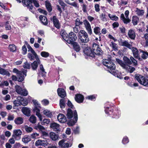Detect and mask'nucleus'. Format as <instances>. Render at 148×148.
<instances>
[{
  "mask_svg": "<svg viewBox=\"0 0 148 148\" xmlns=\"http://www.w3.org/2000/svg\"><path fill=\"white\" fill-rule=\"evenodd\" d=\"M132 22L134 25H137L139 22V20L138 18L136 16H134L132 17Z\"/></svg>",
  "mask_w": 148,
  "mask_h": 148,
  "instance_id": "nucleus-41",
  "label": "nucleus"
},
{
  "mask_svg": "<svg viewBox=\"0 0 148 148\" xmlns=\"http://www.w3.org/2000/svg\"><path fill=\"white\" fill-rule=\"evenodd\" d=\"M31 136L33 138H37L39 137V135L36 133H34L31 134Z\"/></svg>",
  "mask_w": 148,
  "mask_h": 148,
  "instance_id": "nucleus-62",
  "label": "nucleus"
},
{
  "mask_svg": "<svg viewBox=\"0 0 148 148\" xmlns=\"http://www.w3.org/2000/svg\"><path fill=\"white\" fill-rule=\"evenodd\" d=\"M100 29L98 27H95L94 29V32L96 34H99L100 33Z\"/></svg>",
  "mask_w": 148,
  "mask_h": 148,
  "instance_id": "nucleus-60",
  "label": "nucleus"
},
{
  "mask_svg": "<svg viewBox=\"0 0 148 148\" xmlns=\"http://www.w3.org/2000/svg\"><path fill=\"white\" fill-rule=\"evenodd\" d=\"M60 105L61 108H62L65 107V101L63 99H61L60 101Z\"/></svg>",
  "mask_w": 148,
  "mask_h": 148,
  "instance_id": "nucleus-54",
  "label": "nucleus"
},
{
  "mask_svg": "<svg viewBox=\"0 0 148 148\" xmlns=\"http://www.w3.org/2000/svg\"><path fill=\"white\" fill-rule=\"evenodd\" d=\"M31 3L30 4H29L28 5H26V7H27L29 9V10L32 13H34V11L32 10L33 8V6L32 5V3H33L34 5L36 7H39V5L38 1L36 0H30Z\"/></svg>",
  "mask_w": 148,
  "mask_h": 148,
  "instance_id": "nucleus-15",
  "label": "nucleus"
},
{
  "mask_svg": "<svg viewBox=\"0 0 148 148\" xmlns=\"http://www.w3.org/2000/svg\"><path fill=\"white\" fill-rule=\"evenodd\" d=\"M69 36L70 38L72 40L75 41L77 39L76 34L72 32H71L69 34Z\"/></svg>",
  "mask_w": 148,
  "mask_h": 148,
  "instance_id": "nucleus-37",
  "label": "nucleus"
},
{
  "mask_svg": "<svg viewBox=\"0 0 148 148\" xmlns=\"http://www.w3.org/2000/svg\"><path fill=\"white\" fill-rule=\"evenodd\" d=\"M46 7L49 12H50L52 10V7L50 2L48 1L45 2Z\"/></svg>",
  "mask_w": 148,
  "mask_h": 148,
  "instance_id": "nucleus-43",
  "label": "nucleus"
},
{
  "mask_svg": "<svg viewBox=\"0 0 148 148\" xmlns=\"http://www.w3.org/2000/svg\"><path fill=\"white\" fill-rule=\"evenodd\" d=\"M59 4L64 8L66 5V4L62 0H58Z\"/></svg>",
  "mask_w": 148,
  "mask_h": 148,
  "instance_id": "nucleus-64",
  "label": "nucleus"
},
{
  "mask_svg": "<svg viewBox=\"0 0 148 148\" xmlns=\"http://www.w3.org/2000/svg\"><path fill=\"white\" fill-rule=\"evenodd\" d=\"M120 115V112L119 111H116L114 113L113 117L114 118L117 119L118 118Z\"/></svg>",
  "mask_w": 148,
  "mask_h": 148,
  "instance_id": "nucleus-50",
  "label": "nucleus"
},
{
  "mask_svg": "<svg viewBox=\"0 0 148 148\" xmlns=\"http://www.w3.org/2000/svg\"><path fill=\"white\" fill-rule=\"evenodd\" d=\"M21 19V21H20L18 25L21 28H23L25 27L26 25V23L23 21H28V18L27 17H22Z\"/></svg>",
  "mask_w": 148,
  "mask_h": 148,
  "instance_id": "nucleus-26",
  "label": "nucleus"
},
{
  "mask_svg": "<svg viewBox=\"0 0 148 148\" xmlns=\"http://www.w3.org/2000/svg\"><path fill=\"white\" fill-rule=\"evenodd\" d=\"M116 61L123 68L130 73H132L135 70V68L131 67L129 65L124 63L122 61L118 59H116Z\"/></svg>",
  "mask_w": 148,
  "mask_h": 148,
  "instance_id": "nucleus-6",
  "label": "nucleus"
},
{
  "mask_svg": "<svg viewBox=\"0 0 148 148\" xmlns=\"http://www.w3.org/2000/svg\"><path fill=\"white\" fill-rule=\"evenodd\" d=\"M23 113L27 116H29L30 115V110L29 108L27 107H23L22 109Z\"/></svg>",
  "mask_w": 148,
  "mask_h": 148,
  "instance_id": "nucleus-32",
  "label": "nucleus"
},
{
  "mask_svg": "<svg viewBox=\"0 0 148 148\" xmlns=\"http://www.w3.org/2000/svg\"><path fill=\"white\" fill-rule=\"evenodd\" d=\"M140 52L143 53L141 57L143 59H146L147 57H148V53L146 51H145L143 50H141Z\"/></svg>",
  "mask_w": 148,
  "mask_h": 148,
  "instance_id": "nucleus-47",
  "label": "nucleus"
},
{
  "mask_svg": "<svg viewBox=\"0 0 148 148\" xmlns=\"http://www.w3.org/2000/svg\"><path fill=\"white\" fill-rule=\"evenodd\" d=\"M14 122L16 125H21L23 123V119L21 117H18L15 119Z\"/></svg>",
  "mask_w": 148,
  "mask_h": 148,
  "instance_id": "nucleus-30",
  "label": "nucleus"
},
{
  "mask_svg": "<svg viewBox=\"0 0 148 148\" xmlns=\"http://www.w3.org/2000/svg\"><path fill=\"white\" fill-rule=\"evenodd\" d=\"M8 49L11 52H15L17 49V47L14 44H10L9 45Z\"/></svg>",
  "mask_w": 148,
  "mask_h": 148,
  "instance_id": "nucleus-35",
  "label": "nucleus"
},
{
  "mask_svg": "<svg viewBox=\"0 0 148 148\" xmlns=\"http://www.w3.org/2000/svg\"><path fill=\"white\" fill-rule=\"evenodd\" d=\"M39 18L41 23L43 24L46 25L47 24V19L45 16L41 15L39 16Z\"/></svg>",
  "mask_w": 148,
  "mask_h": 148,
  "instance_id": "nucleus-33",
  "label": "nucleus"
},
{
  "mask_svg": "<svg viewBox=\"0 0 148 148\" xmlns=\"http://www.w3.org/2000/svg\"><path fill=\"white\" fill-rule=\"evenodd\" d=\"M24 128L26 131L28 133L31 132L33 130V129L32 127L28 126L27 125L25 126Z\"/></svg>",
  "mask_w": 148,
  "mask_h": 148,
  "instance_id": "nucleus-53",
  "label": "nucleus"
},
{
  "mask_svg": "<svg viewBox=\"0 0 148 148\" xmlns=\"http://www.w3.org/2000/svg\"><path fill=\"white\" fill-rule=\"evenodd\" d=\"M40 63V60H39V62H38L37 60L34 61L33 63L31 64V66L32 69L33 70H36L38 66V64H39Z\"/></svg>",
  "mask_w": 148,
  "mask_h": 148,
  "instance_id": "nucleus-38",
  "label": "nucleus"
},
{
  "mask_svg": "<svg viewBox=\"0 0 148 148\" xmlns=\"http://www.w3.org/2000/svg\"><path fill=\"white\" fill-rule=\"evenodd\" d=\"M30 0H22V3H23V5L24 6H26V5H28L29 4H30L31 3Z\"/></svg>",
  "mask_w": 148,
  "mask_h": 148,
  "instance_id": "nucleus-56",
  "label": "nucleus"
},
{
  "mask_svg": "<svg viewBox=\"0 0 148 148\" xmlns=\"http://www.w3.org/2000/svg\"><path fill=\"white\" fill-rule=\"evenodd\" d=\"M68 106L71 109H68L66 116L68 119H71L73 117V120H71L68 123L69 125L73 126L74 125L77 121L78 119L77 113L76 110H73V106L72 104L69 101H68Z\"/></svg>",
  "mask_w": 148,
  "mask_h": 148,
  "instance_id": "nucleus-1",
  "label": "nucleus"
},
{
  "mask_svg": "<svg viewBox=\"0 0 148 148\" xmlns=\"http://www.w3.org/2000/svg\"><path fill=\"white\" fill-rule=\"evenodd\" d=\"M48 144L46 140H38L35 143V145L36 146L41 145L45 146L47 145V144Z\"/></svg>",
  "mask_w": 148,
  "mask_h": 148,
  "instance_id": "nucleus-25",
  "label": "nucleus"
},
{
  "mask_svg": "<svg viewBox=\"0 0 148 148\" xmlns=\"http://www.w3.org/2000/svg\"><path fill=\"white\" fill-rule=\"evenodd\" d=\"M18 97L17 100H14L13 102V103L14 106L13 107L14 109H16L15 106H18L21 105H23L24 106H26L27 105V103L26 101H25V103L24 102V101L22 100L21 99L20 101Z\"/></svg>",
  "mask_w": 148,
  "mask_h": 148,
  "instance_id": "nucleus-12",
  "label": "nucleus"
},
{
  "mask_svg": "<svg viewBox=\"0 0 148 148\" xmlns=\"http://www.w3.org/2000/svg\"><path fill=\"white\" fill-rule=\"evenodd\" d=\"M129 142V139L128 137L127 136H124L122 140V143L124 145H125Z\"/></svg>",
  "mask_w": 148,
  "mask_h": 148,
  "instance_id": "nucleus-48",
  "label": "nucleus"
},
{
  "mask_svg": "<svg viewBox=\"0 0 148 148\" xmlns=\"http://www.w3.org/2000/svg\"><path fill=\"white\" fill-rule=\"evenodd\" d=\"M40 55L42 57L44 58H47L49 56V53L44 51H42Z\"/></svg>",
  "mask_w": 148,
  "mask_h": 148,
  "instance_id": "nucleus-55",
  "label": "nucleus"
},
{
  "mask_svg": "<svg viewBox=\"0 0 148 148\" xmlns=\"http://www.w3.org/2000/svg\"><path fill=\"white\" fill-rule=\"evenodd\" d=\"M22 141L24 143H27L31 140V138L28 136H24L22 138Z\"/></svg>",
  "mask_w": 148,
  "mask_h": 148,
  "instance_id": "nucleus-40",
  "label": "nucleus"
},
{
  "mask_svg": "<svg viewBox=\"0 0 148 148\" xmlns=\"http://www.w3.org/2000/svg\"><path fill=\"white\" fill-rule=\"evenodd\" d=\"M84 23L85 26L88 33L91 34L92 33V29L89 23L86 20H85L84 21Z\"/></svg>",
  "mask_w": 148,
  "mask_h": 148,
  "instance_id": "nucleus-28",
  "label": "nucleus"
},
{
  "mask_svg": "<svg viewBox=\"0 0 148 148\" xmlns=\"http://www.w3.org/2000/svg\"><path fill=\"white\" fill-rule=\"evenodd\" d=\"M105 111L106 114L108 115H110L112 113V107L108 104L106 103L105 105Z\"/></svg>",
  "mask_w": 148,
  "mask_h": 148,
  "instance_id": "nucleus-17",
  "label": "nucleus"
},
{
  "mask_svg": "<svg viewBox=\"0 0 148 148\" xmlns=\"http://www.w3.org/2000/svg\"><path fill=\"white\" fill-rule=\"evenodd\" d=\"M31 64L27 62H26L24 63L23 65V67L25 69H29L30 68Z\"/></svg>",
  "mask_w": 148,
  "mask_h": 148,
  "instance_id": "nucleus-59",
  "label": "nucleus"
},
{
  "mask_svg": "<svg viewBox=\"0 0 148 148\" xmlns=\"http://www.w3.org/2000/svg\"><path fill=\"white\" fill-rule=\"evenodd\" d=\"M114 70H108V71L115 77H116L120 79H122V77L121 76V73L118 71Z\"/></svg>",
  "mask_w": 148,
  "mask_h": 148,
  "instance_id": "nucleus-20",
  "label": "nucleus"
},
{
  "mask_svg": "<svg viewBox=\"0 0 148 148\" xmlns=\"http://www.w3.org/2000/svg\"><path fill=\"white\" fill-rule=\"evenodd\" d=\"M128 35L129 37L132 39H134L136 37L135 32L132 29L129 30Z\"/></svg>",
  "mask_w": 148,
  "mask_h": 148,
  "instance_id": "nucleus-29",
  "label": "nucleus"
},
{
  "mask_svg": "<svg viewBox=\"0 0 148 148\" xmlns=\"http://www.w3.org/2000/svg\"><path fill=\"white\" fill-rule=\"evenodd\" d=\"M131 49L132 50L134 57L138 59H140V57L139 54L137 49L134 47H132V48H131Z\"/></svg>",
  "mask_w": 148,
  "mask_h": 148,
  "instance_id": "nucleus-23",
  "label": "nucleus"
},
{
  "mask_svg": "<svg viewBox=\"0 0 148 148\" xmlns=\"http://www.w3.org/2000/svg\"><path fill=\"white\" fill-rule=\"evenodd\" d=\"M0 74L3 75H7L8 76H10V74L7 71L5 70L0 67Z\"/></svg>",
  "mask_w": 148,
  "mask_h": 148,
  "instance_id": "nucleus-39",
  "label": "nucleus"
},
{
  "mask_svg": "<svg viewBox=\"0 0 148 148\" xmlns=\"http://www.w3.org/2000/svg\"><path fill=\"white\" fill-rule=\"evenodd\" d=\"M135 77L141 84L145 86L148 87V79H147L138 74H136Z\"/></svg>",
  "mask_w": 148,
  "mask_h": 148,
  "instance_id": "nucleus-4",
  "label": "nucleus"
},
{
  "mask_svg": "<svg viewBox=\"0 0 148 148\" xmlns=\"http://www.w3.org/2000/svg\"><path fill=\"white\" fill-rule=\"evenodd\" d=\"M69 4L73 6L76 8H78L79 7V5L75 2H74L72 3H71L70 2L69 3Z\"/></svg>",
  "mask_w": 148,
  "mask_h": 148,
  "instance_id": "nucleus-58",
  "label": "nucleus"
},
{
  "mask_svg": "<svg viewBox=\"0 0 148 148\" xmlns=\"http://www.w3.org/2000/svg\"><path fill=\"white\" fill-rule=\"evenodd\" d=\"M57 119L61 123H64L67 121V119L64 114H59L57 116Z\"/></svg>",
  "mask_w": 148,
  "mask_h": 148,
  "instance_id": "nucleus-19",
  "label": "nucleus"
},
{
  "mask_svg": "<svg viewBox=\"0 0 148 148\" xmlns=\"http://www.w3.org/2000/svg\"><path fill=\"white\" fill-rule=\"evenodd\" d=\"M130 59L131 63H132L133 66H136L137 64V62L136 60L132 56L130 57Z\"/></svg>",
  "mask_w": 148,
  "mask_h": 148,
  "instance_id": "nucleus-52",
  "label": "nucleus"
},
{
  "mask_svg": "<svg viewBox=\"0 0 148 148\" xmlns=\"http://www.w3.org/2000/svg\"><path fill=\"white\" fill-rule=\"evenodd\" d=\"M13 72L16 74L18 78V81L21 82L24 80V77L26 76L27 71L25 69H22L21 71H20L14 68Z\"/></svg>",
  "mask_w": 148,
  "mask_h": 148,
  "instance_id": "nucleus-2",
  "label": "nucleus"
},
{
  "mask_svg": "<svg viewBox=\"0 0 148 148\" xmlns=\"http://www.w3.org/2000/svg\"><path fill=\"white\" fill-rule=\"evenodd\" d=\"M82 47L84 49L83 52L85 56L87 57L86 58L89 57L90 59H92V53L91 49L85 44H83Z\"/></svg>",
  "mask_w": 148,
  "mask_h": 148,
  "instance_id": "nucleus-5",
  "label": "nucleus"
},
{
  "mask_svg": "<svg viewBox=\"0 0 148 148\" xmlns=\"http://www.w3.org/2000/svg\"><path fill=\"white\" fill-rule=\"evenodd\" d=\"M28 49V51L30 53H28V57L31 60H34L35 58L36 60L38 62H39V59L35 51L34 50L32 47L29 45L27 46Z\"/></svg>",
  "mask_w": 148,
  "mask_h": 148,
  "instance_id": "nucleus-3",
  "label": "nucleus"
},
{
  "mask_svg": "<svg viewBox=\"0 0 148 148\" xmlns=\"http://www.w3.org/2000/svg\"><path fill=\"white\" fill-rule=\"evenodd\" d=\"M129 13V12L128 10H127L125 11V14L126 18L125 17L124 15L123 14H121V20L123 21L124 23L125 24H127L130 21V20L128 18Z\"/></svg>",
  "mask_w": 148,
  "mask_h": 148,
  "instance_id": "nucleus-11",
  "label": "nucleus"
},
{
  "mask_svg": "<svg viewBox=\"0 0 148 148\" xmlns=\"http://www.w3.org/2000/svg\"><path fill=\"white\" fill-rule=\"evenodd\" d=\"M50 127L55 131H60V125L56 123H51L50 125Z\"/></svg>",
  "mask_w": 148,
  "mask_h": 148,
  "instance_id": "nucleus-21",
  "label": "nucleus"
},
{
  "mask_svg": "<svg viewBox=\"0 0 148 148\" xmlns=\"http://www.w3.org/2000/svg\"><path fill=\"white\" fill-rule=\"evenodd\" d=\"M108 16L110 19L112 21H117L118 19V17L114 14H108Z\"/></svg>",
  "mask_w": 148,
  "mask_h": 148,
  "instance_id": "nucleus-42",
  "label": "nucleus"
},
{
  "mask_svg": "<svg viewBox=\"0 0 148 148\" xmlns=\"http://www.w3.org/2000/svg\"><path fill=\"white\" fill-rule=\"evenodd\" d=\"M58 145L61 148H68L71 146L72 144L71 143L65 142V140L63 139L59 142Z\"/></svg>",
  "mask_w": 148,
  "mask_h": 148,
  "instance_id": "nucleus-14",
  "label": "nucleus"
},
{
  "mask_svg": "<svg viewBox=\"0 0 148 148\" xmlns=\"http://www.w3.org/2000/svg\"><path fill=\"white\" fill-rule=\"evenodd\" d=\"M51 20L52 21L55 26L58 29H59L60 27V23H59L58 19L56 17L54 16L51 18Z\"/></svg>",
  "mask_w": 148,
  "mask_h": 148,
  "instance_id": "nucleus-22",
  "label": "nucleus"
},
{
  "mask_svg": "<svg viewBox=\"0 0 148 148\" xmlns=\"http://www.w3.org/2000/svg\"><path fill=\"white\" fill-rule=\"evenodd\" d=\"M110 45L114 50H118V46L116 44L112 42L110 44Z\"/></svg>",
  "mask_w": 148,
  "mask_h": 148,
  "instance_id": "nucleus-49",
  "label": "nucleus"
},
{
  "mask_svg": "<svg viewBox=\"0 0 148 148\" xmlns=\"http://www.w3.org/2000/svg\"><path fill=\"white\" fill-rule=\"evenodd\" d=\"M61 34L62 38L67 43L70 44L72 42L71 40L68 39V34L65 31H62L61 32Z\"/></svg>",
  "mask_w": 148,
  "mask_h": 148,
  "instance_id": "nucleus-16",
  "label": "nucleus"
},
{
  "mask_svg": "<svg viewBox=\"0 0 148 148\" xmlns=\"http://www.w3.org/2000/svg\"><path fill=\"white\" fill-rule=\"evenodd\" d=\"M123 60L125 63H127L128 64L131 65L132 64L131 62L130 61V59L126 57H124L123 58Z\"/></svg>",
  "mask_w": 148,
  "mask_h": 148,
  "instance_id": "nucleus-57",
  "label": "nucleus"
},
{
  "mask_svg": "<svg viewBox=\"0 0 148 148\" xmlns=\"http://www.w3.org/2000/svg\"><path fill=\"white\" fill-rule=\"evenodd\" d=\"M12 137L16 140H18L21 138V136L22 134L21 130L20 129H15L13 131Z\"/></svg>",
  "mask_w": 148,
  "mask_h": 148,
  "instance_id": "nucleus-9",
  "label": "nucleus"
},
{
  "mask_svg": "<svg viewBox=\"0 0 148 148\" xmlns=\"http://www.w3.org/2000/svg\"><path fill=\"white\" fill-rule=\"evenodd\" d=\"M58 95L62 98H64L66 95V93L64 89L58 88L57 90Z\"/></svg>",
  "mask_w": 148,
  "mask_h": 148,
  "instance_id": "nucleus-24",
  "label": "nucleus"
},
{
  "mask_svg": "<svg viewBox=\"0 0 148 148\" xmlns=\"http://www.w3.org/2000/svg\"><path fill=\"white\" fill-rule=\"evenodd\" d=\"M43 113L45 115L49 117H51L52 115L51 113L47 110H44Z\"/></svg>",
  "mask_w": 148,
  "mask_h": 148,
  "instance_id": "nucleus-46",
  "label": "nucleus"
},
{
  "mask_svg": "<svg viewBox=\"0 0 148 148\" xmlns=\"http://www.w3.org/2000/svg\"><path fill=\"white\" fill-rule=\"evenodd\" d=\"M29 120V121L32 123H35L36 122V118L35 116L32 115L30 117Z\"/></svg>",
  "mask_w": 148,
  "mask_h": 148,
  "instance_id": "nucleus-45",
  "label": "nucleus"
},
{
  "mask_svg": "<svg viewBox=\"0 0 148 148\" xmlns=\"http://www.w3.org/2000/svg\"><path fill=\"white\" fill-rule=\"evenodd\" d=\"M122 44V46L127 47L130 49L132 47V45L126 41H123Z\"/></svg>",
  "mask_w": 148,
  "mask_h": 148,
  "instance_id": "nucleus-44",
  "label": "nucleus"
},
{
  "mask_svg": "<svg viewBox=\"0 0 148 148\" xmlns=\"http://www.w3.org/2000/svg\"><path fill=\"white\" fill-rule=\"evenodd\" d=\"M9 85V83L8 82L6 81H4L3 82L0 84V87H2L3 86H8Z\"/></svg>",
  "mask_w": 148,
  "mask_h": 148,
  "instance_id": "nucleus-63",
  "label": "nucleus"
},
{
  "mask_svg": "<svg viewBox=\"0 0 148 148\" xmlns=\"http://www.w3.org/2000/svg\"><path fill=\"white\" fill-rule=\"evenodd\" d=\"M84 97L81 94L76 95L75 99V101L78 103H81L83 102Z\"/></svg>",
  "mask_w": 148,
  "mask_h": 148,
  "instance_id": "nucleus-27",
  "label": "nucleus"
},
{
  "mask_svg": "<svg viewBox=\"0 0 148 148\" xmlns=\"http://www.w3.org/2000/svg\"><path fill=\"white\" fill-rule=\"evenodd\" d=\"M16 92L19 94L23 96H26L28 94V91L25 89H22L21 87L18 85L15 86Z\"/></svg>",
  "mask_w": 148,
  "mask_h": 148,
  "instance_id": "nucleus-10",
  "label": "nucleus"
},
{
  "mask_svg": "<svg viewBox=\"0 0 148 148\" xmlns=\"http://www.w3.org/2000/svg\"><path fill=\"white\" fill-rule=\"evenodd\" d=\"M79 38L82 42L84 43L88 41L89 38L87 33L84 30H80L79 33Z\"/></svg>",
  "mask_w": 148,
  "mask_h": 148,
  "instance_id": "nucleus-7",
  "label": "nucleus"
},
{
  "mask_svg": "<svg viewBox=\"0 0 148 148\" xmlns=\"http://www.w3.org/2000/svg\"><path fill=\"white\" fill-rule=\"evenodd\" d=\"M41 122L42 125H44L49 124L50 123V119H44Z\"/></svg>",
  "mask_w": 148,
  "mask_h": 148,
  "instance_id": "nucleus-51",
  "label": "nucleus"
},
{
  "mask_svg": "<svg viewBox=\"0 0 148 148\" xmlns=\"http://www.w3.org/2000/svg\"><path fill=\"white\" fill-rule=\"evenodd\" d=\"M50 138L54 140H57L58 137V135L53 132H51L50 133Z\"/></svg>",
  "mask_w": 148,
  "mask_h": 148,
  "instance_id": "nucleus-36",
  "label": "nucleus"
},
{
  "mask_svg": "<svg viewBox=\"0 0 148 148\" xmlns=\"http://www.w3.org/2000/svg\"><path fill=\"white\" fill-rule=\"evenodd\" d=\"M40 107H35L33 109L34 112L36 113V115L38 116L39 119L40 121H41L42 120V116L40 113V110L39 108Z\"/></svg>",
  "mask_w": 148,
  "mask_h": 148,
  "instance_id": "nucleus-18",
  "label": "nucleus"
},
{
  "mask_svg": "<svg viewBox=\"0 0 148 148\" xmlns=\"http://www.w3.org/2000/svg\"><path fill=\"white\" fill-rule=\"evenodd\" d=\"M103 64L110 70L115 69V66L110 60L109 59H103L102 60Z\"/></svg>",
  "mask_w": 148,
  "mask_h": 148,
  "instance_id": "nucleus-8",
  "label": "nucleus"
},
{
  "mask_svg": "<svg viewBox=\"0 0 148 148\" xmlns=\"http://www.w3.org/2000/svg\"><path fill=\"white\" fill-rule=\"evenodd\" d=\"M134 11L136 14L139 16H142L143 15L145 11L143 10H140L138 8H136Z\"/></svg>",
  "mask_w": 148,
  "mask_h": 148,
  "instance_id": "nucleus-34",
  "label": "nucleus"
},
{
  "mask_svg": "<svg viewBox=\"0 0 148 148\" xmlns=\"http://www.w3.org/2000/svg\"><path fill=\"white\" fill-rule=\"evenodd\" d=\"M71 43L73 45V48L76 51L79 52L80 50V46L77 42L72 41Z\"/></svg>",
  "mask_w": 148,
  "mask_h": 148,
  "instance_id": "nucleus-31",
  "label": "nucleus"
},
{
  "mask_svg": "<svg viewBox=\"0 0 148 148\" xmlns=\"http://www.w3.org/2000/svg\"><path fill=\"white\" fill-rule=\"evenodd\" d=\"M93 47L94 48L93 49V53L95 54L100 55L102 53V51L100 48L99 47V45L96 44H93Z\"/></svg>",
  "mask_w": 148,
  "mask_h": 148,
  "instance_id": "nucleus-13",
  "label": "nucleus"
},
{
  "mask_svg": "<svg viewBox=\"0 0 148 148\" xmlns=\"http://www.w3.org/2000/svg\"><path fill=\"white\" fill-rule=\"evenodd\" d=\"M36 129H38L41 131L43 132L45 130V128L42 126L40 124H38L37 126V127H36Z\"/></svg>",
  "mask_w": 148,
  "mask_h": 148,
  "instance_id": "nucleus-61",
  "label": "nucleus"
}]
</instances>
